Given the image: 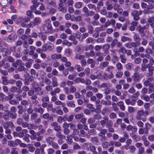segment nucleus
<instances>
[{"label": "nucleus", "instance_id": "nucleus-17", "mask_svg": "<svg viewBox=\"0 0 154 154\" xmlns=\"http://www.w3.org/2000/svg\"><path fill=\"white\" fill-rule=\"evenodd\" d=\"M153 80V78L152 77H150L148 78L147 80L145 81L144 82V85L145 86L147 87L151 85V84L149 82V80H150L151 81Z\"/></svg>", "mask_w": 154, "mask_h": 154}, {"label": "nucleus", "instance_id": "nucleus-52", "mask_svg": "<svg viewBox=\"0 0 154 154\" xmlns=\"http://www.w3.org/2000/svg\"><path fill=\"white\" fill-rule=\"evenodd\" d=\"M8 144L10 146L14 147L16 146L15 142L13 141H8Z\"/></svg>", "mask_w": 154, "mask_h": 154}, {"label": "nucleus", "instance_id": "nucleus-46", "mask_svg": "<svg viewBox=\"0 0 154 154\" xmlns=\"http://www.w3.org/2000/svg\"><path fill=\"white\" fill-rule=\"evenodd\" d=\"M148 88L149 92V93H151L154 91V85L153 84H151Z\"/></svg>", "mask_w": 154, "mask_h": 154}, {"label": "nucleus", "instance_id": "nucleus-62", "mask_svg": "<svg viewBox=\"0 0 154 154\" xmlns=\"http://www.w3.org/2000/svg\"><path fill=\"white\" fill-rule=\"evenodd\" d=\"M76 89L75 87L73 86H71L69 88L70 92L72 93L75 92L76 91Z\"/></svg>", "mask_w": 154, "mask_h": 154}, {"label": "nucleus", "instance_id": "nucleus-23", "mask_svg": "<svg viewBox=\"0 0 154 154\" xmlns=\"http://www.w3.org/2000/svg\"><path fill=\"white\" fill-rule=\"evenodd\" d=\"M94 47L93 45L92 44L90 45H86L84 47L85 50L86 51H87L89 50L92 49Z\"/></svg>", "mask_w": 154, "mask_h": 154}, {"label": "nucleus", "instance_id": "nucleus-43", "mask_svg": "<svg viewBox=\"0 0 154 154\" xmlns=\"http://www.w3.org/2000/svg\"><path fill=\"white\" fill-rule=\"evenodd\" d=\"M117 42L118 40L117 38H115L114 39H112L111 44V47L112 48H114L117 43Z\"/></svg>", "mask_w": 154, "mask_h": 154}, {"label": "nucleus", "instance_id": "nucleus-31", "mask_svg": "<svg viewBox=\"0 0 154 154\" xmlns=\"http://www.w3.org/2000/svg\"><path fill=\"white\" fill-rule=\"evenodd\" d=\"M38 126L35 124H29L28 127V129H33L35 130L38 128Z\"/></svg>", "mask_w": 154, "mask_h": 154}, {"label": "nucleus", "instance_id": "nucleus-60", "mask_svg": "<svg viewBox=\"0 0 154 154\" xmlns=\"http://www.w3.org/2000/svg\"><path fill=\"white\" fill-rule=\"evenodd\" d=\"M23 46L24 48L27 49L29 48V45L27 42L26 41H25L23 42Z\"/></svg>", "mask_w": 154, "mask_h": 154}, {"label": "nucleus", "instance_id": "nucleus-28", "mask_svg": "<svg viewBox=\"0 0 154 154\" xmlns=\"http://www.w3.org/2000/svg\"><path fill=\"white\" fill-rule=\"evenodd\" d=\"M121 41L123 42H125L127 41L130 42L131 41V39L128 37L124 36L122 37Z\"/></svg>", "mask_w": 154, "mask_h": 154}, {"label": "nucleus", "instance_id": "nucleus-21", "mask_svg": "<svg viewBox=\"0 0 154 154\" xmlns=\"http://www.w3.org/2000/svg\"><path fill=\"white\" fill-rule=\"evenodd\" d=\"M109 64V63L108 62L104 61L100 64V69H103L104 67H107Z\"/></svg>", "mask_w": 154, "mask_h": 154}, {"label": "nucleus", "instance_id": "nucleus-25", "mask_svg": "<svg viewBox=\"0 0 154 154\" xmlns=\"http://www.w3.org/2000/svg\"><path fill=\"white\" fill-rule=\"evenodd\" d=\"M33 21L36 26H37L40 23L41 20L39 17H36L33 19Z\"/></svg>", "mask_w": 154, "mask_h": 154}, {"label": "nucleus", "instance_id": "nucleus-20", "mask_svg": "<svg viewBox=\"0 0 154 154\" xmlns=\"http://www.w3.org/2000/svg\"><path fill=\"white\" fill-rule=\"evenodd\" d=\"M84 145L85 146H89V147H90V150L92 152H95L96 148L95 146H91V144L90 143H85L84 144Z\"/></svg>", "mask_w": 154, "mask_h": 154}, {"label": "nucleus", "instance_id": "nucleus-24", "mask_svg": "<svg viewBox=\"0 0 154 154\" xmlns=\"http://www.w3.org/2000/svg\"><path fill=\"white\" fill-rule=\"evenodd\" d=\"M72 138V135H68L67 136V142L69 144H71L73 142Z\"/></svg>", "mask_w": 154, "mask_h": 154}, {"label": "nucleus", "instance_id": "nucleus-40", "mask_svg": "<svg viewBox=\"0 0 154 154\" xmlns=\"http://www.w3.org/2000/svg\"><path fill=\"white\" fill-rule=\"evenodd\" d=\"M140 93L139 91H137L134 93L131 96V98L132 99H136L139 96Z\"/></svg>", "mask_w": 154, "mask_h": 154}, {"label": "nucleus", "instance_id": "nucleus-22", "mask_svg": "<svg viewBox=\"0 0 154 154\" xmlns=\"http://www.w3.org/2000/svg\"><path fill=\"white\" fill-rule=\"evenodd\" d=\"M75 59L77 60H82L84 59L85 58V57L84 55H80V54H77L75 55Z\"/></svg>", "mask_w": 154, "mask_h": 154}, {"label": "nucleus", "instance_id": "nucleus-45", "mask_svg": "<svg viewBox=\"0 0 154 154\" xmlns=\"http://www.w3.org/2000/svg\"><path fill=\"white\" fill-rule=\"evenodd\" d=\"M88 8L91 9H94V10H96V7L95 5L91 4H89L87 5Z\"/></svg>", "mask_w": 154, "mask_h": 154}, {"label": "nucleus", "instance_id": "nucleus-51", "mask_svg": "<svg viewBox=\"0 0 154 154\" xmlns=\"http://www.w3.org/2000/svg\"><path fill=\"white\" fill-rule=\"evenodd\" d=\"M82 5V3L81 2H78L75 4V7L77 8H80Z\"/></svg>", "mask_w": 154, "mask_h": 154}, {"label": "nucleus", "instance_id": "nucleus-29", "mask_svg": "<svg viewBox=\"0 0 154 154\" xmlns=\"http://www.w3.org/2000/svg\"><path fill=\"white\" fill-rule=\"evenodd\" d=\"M43 117L44 119H48V121H51L53 118L51 116H50L49 115L48 113L44 114L43 116Z\"/></svg>", "mask_w": 154, "mask_h": 154}, {"label": "nucleus", "instance_id": "nucleus-6", "mask_svg": "<svg viewBox=\"0 0 154 154\" xmlns=\"http://www.w3.org/2000/svg\"><path fill=\"white\" fill-rule=\"evenodd\" d=\"M13 126V123L10 121L5 122L3 124V127L5 129H8L9 128H11Z\"/></svg>", "mask_w": 154, "mask_h": 154}, {"label": "nucleus", "instance_id": "nucleus-30", "mask_svg": "<svg viewBox=\"0 0 154 154\" xmlns=\"http://www.w3.org/2000/svg\"><path fill=\"white\" fill-rule=\"evenodd\" d=\"M74 82L75 83L80 82L82 83H85V80L83 78H81L79 77L77 78Z\"/></svg>", "mask_w": 154, "mask_h": 154}, {"label": "nucleus", "instance_id": "nucleus-48", "mask_svg": "<svg viewBox=\"0 0 154 154\" xmlns=\"http://www.w3.org/2000/svg\"><path fill=\"white\" fill-rule=\"evenodd\" d=\"M123 75V73L122 72L118 71L117 72L116 75V76L117 78H120Z\"/></svg>", "mask_w": 154, "mask_h": 154}, {"label": "nucleus", "instance_id": "nucleus-14", "mask_svg": "<svg viewBox=\"0 0 154 154\" xmlns=\"http://www.w3.org/2000/svg\"><path fill=\"white\" fill-rule=\"evenodd\" d=\"M52 86L53 87H55L58 86L57 79L56 77H54L52 79Z\"/></svg>", "mask_w": 154, "mask_h": 154}, {"label": "nucleus", "instance_id": "nucleus-44", "mask_svg": "<svg viewBox=\"0 0 154 154\" xmlns=\"http://www.w3.org/2000/svg\"><path fill=\"white\" fill-rule=\"evenodd\" d=\"M66 1V0H60V3L59 4V7L58 8H63L64 6L63 3Z\"/></svg>", "mask_w": 154, "mask_h": 154}, {"label": "nucleus", "instance_id": "nucleus-7", "mask_svg": "<svg viewBox=\"0 0 154 154\" xmlns=\"http://www.w3.org/2000/svg\"><path fill=\"white\" fill-rule=\"evenodd\" d=\"M134 41L138 44L139 45H140L141 38L139 37V35L138 34L134 33L133 36Z\"/></svg>", "mask_w": 154, "mask_h": 154}, {"label": "nucleus", "instance_id": "nucleus-42", "mask_svg": "<svg viewBox=\"0 0 154 154\" xmlns=\"http://www.w3.org/2000/svg\"><path fill=\"white\" fill-rule=\"evenodd\" d=\"M118 51L119 52H121L123 54H125L127 52V50L125 48L122 47L120 48L118 50Z\"/></svg>", "mask_w": 154, "mask_h": 154}, {"label": "nucleus", "instance_id": "nucleus-10", "mask_svg": "<svg viewBox=\"0 0 154 154\" xmlns=\"http://www.w3.org/2000/svg\"><path fill=\"white\" fill-rule=\"evenodd\" d=\"M138 22L137 21H132L131 23V26L129 27L130 30L132 31H134L135 29V27L137 26Z\"/></svg>", "mask_w": 154, "mask_h": 154}, {"label": "nucleus", "instance_id": "nucleus-26", "mask_svg": "<svg viewBox=\"0 0 154 154\" xmlns=\"http://www.w3.org/2000/svg\"><path fill=\"white\" fill-rule=\"evenodd\" d=\"M119 58L120 59L122 63H125L127 60V59L126 58L125 56L122 54L120 55Z\"/></svg>", "mask_w": 154, "mask_h": 154}, {"label": "nucleus", "instance_id": "nucleus-15", "mask_svg": "<svg viewBox=\"0 0 154 154\" xmlns=\"http://www.w3.org/2000/svg\"><path fill=\"white\" fill-rule=\"evenodd\" d=\"M62 57L61 55L60 54H54L51 55V60H53L55 59H59Z\"/></svg>", "mask_w": 154, "mask_h": 154}, {"label": "nucleus", "instance_id": "nucleus-50", "mask_svg": "<svg viewBox=\"0 0 154 154\" xmlns=\"http://www.w3.org/2000/svg\"><path fill=\"white\" fill-rule=\"evenodd\" d=\"M31 85L34 90L35 89V88H36L38 87H39V85L35 81L33 82L31 84Z\"/></svg>", "mask_w": 154, "mask_h": 154}, {"label": "nucleus", "instance_id": "nucleus-49", "mask_svg": "<svg viewBox=\"0 0 154 154\" xmlns=\"http://www.w3.org/2000/svg\"><path fill=\"white\" fill-rule=\"evenodd\" d=\"M88 33L91 34L93 32L94 29L92 26L91 25H89L88 27Z\"/></svg>", "mask_w": 154, "mask_h": 154}, {"label": "nucleus", "instance_id": "nucleus-32", "mask_svg": "<svg viewBox=\"0 0 154 154\" xmlns=\"http://www.w3.org/2000/svg\"><path fill=\"white\" fill-rule=\"evenodd\" d=\"M106 9L108 10H111L112 9L113 6L111 4L109 3L108 2H106Z\"/></svg>", "mask_w": 154, "mask_h": 154}, {"label": "nucleus", "instance_id": "nucleus-8", "mask_svg": "<svg viewBox=\"0 0 154 154\" xmlns=\"http://www.w3.org/2000/svg\"><path fill=\"white\" fill-rule=\"evenodd\" d=\"M34 91L36 93V94L39 96H41L43 94L44 92L42 89L40 87H38L34 90Z\"/></svg>", "mask_w": 154, "mask_h": 154}, {"label": "nucleus", "instance_id": "nucleus-38", "mask_svg": "<svg viewBox=\"0 0 154 154\" xmlns=\"http://www.w3.org/2000/svg\"><path fill=\"white\" fill-rule=\"evenodd\" d=\"M50 45H48L47 44V51L49 50L51 51L53 50L54 48V45L53 44L49 43Z\"/></svg>", "mask_w": 154, "mask_h": 154}, {"label": "nucleus", "instance_id": "nucleus-55", "mask_svg": "<svg viewBox=\"0 0 154 154\" xmlns=\"http://www.w3.org/2000/svg\"><path fill=\"white\" fill-rule=\"evenodd\" d=\"M98 135L101 137V139L102 141L106 140L105 134H103L100 132L99 134Z\"/></svg>", "mask_w": 154, "mask_h": 154}, {"label": "nucleus", "instance_id": "nucleus-16", "mask_svg": "<svg viewBox=\"0 0 154 154\" xmlns=\"http://www.w3.org/2000/svg\"><path fill=\"white\" fill-rule=\"evenodd\" d=\"M110 47V45L107 44H106L103 45L102 48L104 53H106L108 52Z\"/></svg>", "mask_w": 154, "mask_h": 154}, {"label": "nucleus", "instance_id": "nucleus-39", "mask_svg": "<svg viewBox=\"0 0 154 154\" xmlns=\"http://www.w3.org/2000/svg\"><path fill=\"white\" fill-rule=\"evenodd\" d=\"M131 14L133 17V18L134 20V21H137L139 20V17L135 14L134 12H132L131 13Z\"/></svg>", "mask_w": 154, "mask_h": 154}, {"label": "nucleus", "instance_id": "nucleus-9", "mask_svg": "<svg viewBox=\"0 0 154 154\" xmlns=\"http://www.w3.org/2000/svg\"><path fill=\"white\" fill-rule=\"evenodd\" d=\"M140 77L141 76H140V75L137 72L134 73L132 77L133 80L135 82H139L141 79Z\"/></svg>", "mask_w": 154, "mask_h": 154}, {"label": "nucleus", "instance_id": "nucleus-35", "mask_svg": "<svg viewBox=\"0 0 154 154\" xmlns=\"http://www.w3.org/2000/svg\"><path fill=\"white\" fill-rule=\"evenodd\" d=\"M75 67L77 69L78 72H80L84 70L83 68L81 67L78 64H76L75 65Z\"/></svg>", "mask_w": 154, "mask_h": 154}, {"label": "nucleus", "instance_id": "nucleus-36", "mask_svg": "<svg viewBox=\"0 0 154 154\" xmlns=\"http://www.w3.org/2000/svg\"><path fill=\"white\" fill-rule=\"evenodd\" d=\"M65 52L67 56H69L71 54L72 51L70 48H68L65 49Z\"/></svg>", "mask_w": 154, "mask_h": 154}, {"label": "nucleus", "instance_id": "nucleus-2", "mask_svg": "<svg viewBox=\"0 0 154 154\" xmlns=\"http://www.w3.org/2000/svg\"><path fill=\"white\" fill-rule=\"evenodd\" d=\"M30 20V18L29 17H25L23 18L22 17H19L16 21L17 24L21 23V26L22 27H25L26 25L25 22H28Z\"/></svg>", "mask_w": 154, "mask_h": 154}, {"label": "nucleus", "instance_id": "nucleus-3", "mask_svg": "<svg viewBox=\"0 0 154 154\" xmlns=\"http://www.w3.org/2000/svg\"><path fill=\"white\" fill-rule=\"evenodd\" d=\"M24 64L23 63L21 65L19 66L17 68V71L19 72H22L23 71L24 72L26 73L28 75H29V74L27 73V71L28 70L27 69H26L24 66Z\"/></svg>", "mask_w": 154, "mask_h": 154}, {"label": "nucleus", "instance_id": "nucleus-61", "mask_svg": "<svg viewBox=\"0 0 154 154\" xmlns=\"http://www.w3.org/2000/svg\"><path fill=\"white\" fill-rule=\"evenodd\" d=\"M154 64V61L153 58H151L149 61V63L147 64L148 66H152Z\"/></svg>", "mask_w": 154, "mask_h": 154}, {"label": "nucleus", "instance_id": "nucleus-11", "mask_svg": "<svg viewBox=\"0 0 154 154\" xmlns=\"http://www.w3.org/2000/svg\"><path fill=\"white\" fill-rule=\"evenodd\" d=\"M23 63L22 62V60H17L16 61L13 62L12 63V65L14 67L17 68L18 66H19Z\"/></svg>", "mask_w": 154, "mask_h": 154}, {"label": "nucleus", "instance_id": "nucleus-37", "mask_svg": "<svg viewBox=\"0 0 154 154\" xmlns=\"http://www.w3.org/2000/svg\"><path fill=\"white\" fill-rule=\"evenodd\" d=\"M145 52L146 54L149 55V54H153V52L151 49L149 48H147L145 49Z\"/></svg>", "mask_w": 154, "mask_h": 154}, {"label": "nucleus", "instance_id": "nucleus-12", "mask_svg": "<svg viewBox=\"0 0 154 154\" xmlns=\"http://www.w3.org/2000/svg\"><path fill=\"white\" fill-rule=\"evenodd\" d=\"M5 113L6 115H10V117L12 119H15L16 116V114L15 112L13 111L12 112L10 113L8 111L5 110Z\"/></svg>", "mask_w": 154, "mask_h": 154}, {"label": "nucleus", "instance_id": "nucleus-64", "mask_svg": "<svg viewBox=\"0 0 154 154\" xmlns=\"http://www.w3.org/2000/svg\"><path fill=\"white\" fill-rule=\"evenodd\" d=\"M146 68H147V64L145 65L144 64H141V69L143 72L145 71Z\"/></svg>", "mask_w": 154, "mask_h": 154}, {"label": "nucleus", "instance_id": "nucleus-53", "mask_svg": "<svg viewBox=\"0 0 154 154\" xmlns=\"http://www.w3.org/2000/svg\"><path fill=\"white\" fill-rule=\"evenodd\" d=\"M106 127L107 128L111 127L112 125V122L111 121H108V120H106Z\"/></svg>", "mask_w": 154, "mask_h": 154}, {"label": "nucleus", "instance_id": "nucleus-47", "mask_svg": "<svg viewBox=\"0 0 154 154\" xmlns=\"http://www.w3.org/2000/svg\"><path fill=\"white\" fill-rule=\"evenodd\" d=\"M116 66L118 71H121L122 69V65L120 63H118L116 65Z\"/></svg>", "mask_w": 154, "mask_h": 154}, {"label": "nucleus", "instance_id": "nucleus-33", "mask_svg": "<svg viewBox=\"0 0 154 154\" xmlns=\"http://www.w3.org/2000/svg\"><path fill=\"white\" fill-rule=\"evenodd\" d=\"M134 65L131 63H129L125 66L126 69L128 70H131L133 68Z\"/></svg>", "mask_w": 154, "mask_h": 154}, {"label": "nucleus", "instance_id": "nucleus-58", "mask_svg": "<svg viewBox=\"0 0 154 154\" xmlns=\"http://www.w3.org/2000/svg\"><path fill=\"white\" fill-rule=\"evenodd\" d=\"M110 92H111V90L109 88L107 87V88H105V89L104 93L106 95L108 94H110Z\"/></svg>", "mask_w": 154, "mask_h": 154}, {"label": "nucleus", "instance_id": "nucleus-54", "mask_svg": "<svg viewBox=\"0 0 154 154\" xmlns=\"http://www.w3.org/2000/svg\"><path fill=\"white\" fill-rule=\"evenodd\" d=\"M150 97L146 95H142L141 96V98L142 99L145 100L146 101H148L150 100Z\"/></svg>", "mask_w": 154, "mask_h": 154}, {"label": "nucleus", "instance_id": "nucleus-59", "mask_svg": "<svg viewBox=\"0 0 154 154\" xmlns=\"http://www.w3.org/2000/svg\"><path fill=\"white\" fill-rule=\"evenodd\" d=\"M96 97L95 96H92L90 98L91 100L95 101L96 103H99L100 102V101H96Z\"/></svg>", "mask_w": 154, "mask_h": 154}, {"label": "nucleus", "instance_id": "nucleus-34", "mask_svg": "<svg viewBox=\"0 0 154 154\" xmlns=\"http://www.w3.org/2000/svg\"><path fill=\"white\" fill-rule=\"evenodd\" d=\"M106 27L105 25H102L100 27H97L96 28V30L97 31H104L105 30Z\"/></svg>", "mask_w": 154, "mask_h": 154}, {"label": "nucleus", "instance_id": "nucleus-41", "mask_svg": "<svg viewBox=\"0 0 154 154\" xmlns=\"http://www.w3.org/2000/svg\"><path fill=\"white\" fill-rule=\"evenodd\" d=\"M16 84L17 87L19 89H20L23 85V83L21 81L18 80L16 81Z\"/></svg>", "mask_w": 154, "mask_h": 154}, {"label": "nucleus", "instance_id": "nucleus-27", "mask_svg": "<svg viewBox=\"0 0 154 154\" xmlns=\"http://www.w3.org/2000/svg\"><path fill=\"white\" fill-rule=\"evenodd\" d=\"M148 43V41L145 38H142L140 44H141L143 46H145L147 45Z\"/></svg>", "mask_w": 154, "mask_h": 154}, {"label": "nucleus", "instance_id": "nucleus-1", "mask_svg": "<svg viewBox=\"0 0 154 154\" xmlns=\"http://www.w3.org/2000/svg\"><path fill=\"white\" fill-rule=\"evenodd\" d=\"M82 11L84 13L85 16L87 17L85 19V21L88 23L90 22L91 19L88 17L93 16L95 14V12L93 11H89L88 8L85 6L83 7Z\"/></svg>", "mask_w": 154, "mask_h": 154}, {"label": "nucleus", "instance_id": "nucleus-18", "mask_svg": "<svg viewBox=\"0 0 154 154\" xmlns=\"http://www.w3.org/2000/svg\"><path fill=\"white\" fill-rule=\"evenodd\" d=\"M131 136L134 141L137 142L140 141V137L139 136L137 135L134 134H131Z\"/></svg>", "mask_w": 154, "mask_h": 154}, {"label": "nucleus", "instance_id": "nucleus-19", "mask_svg": "<svg viewBox=\"0 0 154 154\" xmlns=\"http://www.w3.org/2000/svg\"><path fill=\"white\" fill-rule=\"evenodd\" d=\"M2 83L4 85H7L8 84L9 80L7 79V77L5 76H2Z\"/></svg>", "mask_w": 154, "mask_h": 154}, {"label": "nucleus", "instance_id": "nucleus-13", "mask_svg": "<svg viewBox=\"0 0 154 154\" xmlns=\"http://www.w3.org/2000/svg\"><path fill=\"white\" fill-rule=\"evenodd\" d=\"M148 25L153 28L154 27V17H150L147 20Z\"/></svg>", "mask_w": 154, "mask_h": 154}, {"label": "nucleus", "instance_id": "nucleus-57", "mask_svg": "<svg viewBox=\"0 0 154 154\" xmlns=\"http://www.w3.org/2000/svg\"><path fill=\"white\" fill-rule=\"evenodd\" d=\"M132 7L135 9H139L140 8V5L138 3H134L132 5Z\"/></svg>", "mask_w": 154, "mask_h": 154}, {"label": "nucleus", "instance_id": "nucleus-4", "mask_svg": "<svg viewBox=\"0 0 154 154\" xmlns=\"http://www.w3.org/2000/svg\"><path fill=\"white\" fill-rule=\"evenodd\" d=\"M110 74L108 75L106 73H105L103 76V79L106 81H107L109 79H112L114 77L112 72H110Z\"/></svg>", "mask_w": 154, "mask_h": 154}, {"label": "nucleus", "instance_id": "nucleus-5", "mask_svg": "<svg viewBox=\"0 0 154 154\" xmlns=\"http://www.w3.org/2000/svg\"><path fill=\"white\" fill-rule=\"evenodd\" d=\"M147 68L148 69V72L146 75V76L147 77L151 76L153 75V71L154 70V67L147 66Z\"/></svg>", "mask_w": 154, "mask_h": 154}, {"label": "nucleus", "instance_id": "nucleus-56", "mask_svg": "<svg viewBox=\"0 0 154 154\" xmlns=\"http://www.w3.org/2000/svg\"><path fill=\"white\" fill-rule=\"evenodd\" d=\"M11 154H18L17 148L14 147L11 148Z\"/></svg>", "mask_w": 154, "mask_h": 154}, {"label": "nucleus", "instance_id": "nucleus-63", "mask_svg": "<svg viewBox=\"0 0 154 154\" xmlns=\"http://www.w3.org/2000/svg\"><path fill=\"white\" fill-rule=\"evenodd\" d=\"M59 11H61L62 12L65 13L67 12V9L65 7H63L62 8H58Z\"/></svg>", "mask_w": 154, "mask_h": 154}]
</instances>
